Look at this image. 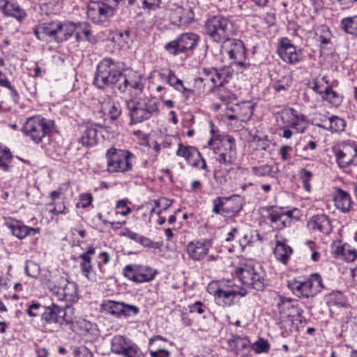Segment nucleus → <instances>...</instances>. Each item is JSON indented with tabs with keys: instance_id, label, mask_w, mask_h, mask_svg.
Returning <instances> with one entry per match:
<instances>
[{
	"instance_id": "nucleus-1",
	"label": "nucleus",
	"mask_w": 357,
	"mask_h": 357,
	"mask_svg": "<svg viewBox=\"0 0 357 357\" xmlns=\"http://www.w3.org/2000/svg\"><path fill=\"white\" fill-rule=\"evenodd\" d=\"M207 291L213 297L215 303L222 307L234 305L237 298L243 297L248 293L245 288L231 280L212 281L207 286Z\"/></svg>"
},
{
	"instance_id": "nucleus-2",
	"label": "nucleus",
	"mask_w": 357,
	"mask_h": 357,
	"mask_svg": "<svg viewBox=\"0 0 357 357\" xmlns=\"http://www.w3.org/2000/svg\"><path fill=\"white\" fill-rule=\"evenodd\" d=\"M46 284L55 299L66 303L67 308L79 298L77 284L59 274H51Z\"/></svg>"
},
{
	"instance_id": "nucleus-3",
	"label": "nucleus",
	"mask_w": 357,
	"mask_h": 357,
	"mask_svg": "<svg viewBox=\"0 0 357 357\" xmlns=\"http://www.w3.org/2000/svg\"><path fill=\"white\" fill-rule=\"evenodd\" d=\"M122 71L123 68L119 62L105 58L97 66L93 83L100 89L112 86L121 81Z\"/></svg>"
},
{
	"instance_id": "nucleus-4",
	"label": "nucleus",
	"mask_w": 357,
	"mask_h": 357,
	"mask_svg": "<svg viewBox=\"0 0 357 357\" xmlns=\"http://www.w3.org/2000/svg\"><path fill=\"white\" fill-rule=\"evenodd\" d=\"M130 123H142L159 114V102L153 98L130 100L126 103Z\"/></svg>"
},
{
	"instance_id": "nucleus-5",
	"label": "nucleus",
	"mask_w": 357,
	"mask_h": 357,
	"mask_svg": "<svg viewBox=\"0 0 357 357\" xmlns=\"http://www.w3.org/2000/svg\"><path fill=\"white\" fill-rule=\"evenodd\" d=\"M235 275L243 285L257 291H262L267 285L265 271L261 266L250 261L241 264L236 268Z\"/></svg>"
},
{
	"instance_id": "nucleus-6",
	"label": "nucleus",
	"mask_w": 357,
	"mask_h": 357,
	"mask_svg": "<svg viewBox=\"0 0 357 357\" xmlns=\"http://www.w3.org/2000/svg\"><path fill=\"white\" fill-rule=\"evenodd\" d=\"M208 146L213 150L216 160L225 167L227 173L229 172L237 158L234 139L230 136H226L220 140L211 139Z\"/></svg>"
},
{
	"instance_id": "nucleus-7",
	"label": "nucleus",
	"mask_w": 357,
	"mask_h": 357,
	"mask_svg": "<svg viewBox=\"0 0 357 357\" xmlns=\"http://www.w3.org/2000/svg\"><path fill=\"white\" fill-rule=\"evenodd\" d=\"M232 77V72L228 67L222 68H204L199 73V76L195 79V84L202 86L209 91L220 89Z\"/></svg>"
},
{
	"instance_id": "nucleus-8",
	"label": "nucleus",
	"mask_w": 357,
	"mask_h": 357,
	"mask_svg": "<svg viewBox=\"0 0 357 357\" xmlns=\"http://www.w3.org/2000/svg\"><path fill=\"white\" fill-rule=\"evenodd\" d=\"M204 27L206 34L211 40L218 43L226 42L234 34L232 22L221 15L213 16L208 19Z\"/></svg>"
},
{
	"instance_id": "nucleus-9",
	"label": "nucleus",
	"mask_w": 357,
	"mask_h": 357,
	"mask_svg": "<svg viewBox=\"0 0 357 357\" xmlns=\"http://www.w3.org/2000/svg\"><path fill=\"white\" fill-rule=\"evenodd\" d=\"M53 127L52 121L41 116H34L26 119L22 132L34 143L38 144L52 132Z\"/></svg>"
},
{
	"instance_id": "nucleus-10",
	"label": "nucleus",
	"mask_w": 357,
	"mask_h": 357,
	"mask_svg": "<svg viewBox=\"0 0 357 357\" xmlns=\"http://www.w3.org/2000/svg\"><path fill=\"white\" fill-rule=\"evenodd\" d=\"M105 158L109 173H124L132 168L134 155L128 150L111 147L106 151Z\"/></svg>"
},
{
	"instance_id": "nucleus-11",
	"label": "nucleus",
	"mask_w": 357,
	"mask_h": 357,
	"mask_svg": "<svg viewBox=\"0 0 357 357\" xmlns=\"http://www.w3.org/2000/svg\"><path fill=\"white\" fill-rule=\"evenodd\" d=\"M288 287L294 295L304 298L314 297L324 288L322 278L319 273H312L303 280L290 281Z\"/></svg>"
},
{
	"instance_id": "nucleus-12",
	"label": "nucleus",
	"mask_w": 357,
	"mask_h": 357,
	"mask_svg": "<svg viewBox=\"0 0 357 357\" xmlns=\"http://www.w3.org/2000/svg\"><path fill=\"white\" fill-rule=\"evenodd\" d=\"M223 43V52L232 61L231 64L236 66V70L242 73L248 69L250 64L247 62L246 50L243 42L230 38Z\"/></svg>"
},
{
	"instance_id": "nucleus-13",
	"label": "nucleus",
	"mask_w": 357,
	"mask_h": 357,
	"mask_svg": "<svg viewBox=\"0 0 357 357\" xmlns=\"http://www.w3.org/2000/svg\"><path fill=\"white\" fill-rule=\"evenodd\" d=\"M331 151L340 168L357 166V142L355 141L342 142L333 146Z\"/></svg>"
},
{
	"instance_id": "nucleus-14",
	"label": "nucleus",
	"mask_w": 357,
	"mask_h": 357,
	"mask_svg": "<svg viewBox=\"0 0 357 357\" xmlns=\"http://www.w3.org/2000/svg\"><path fill=\"white\" fill-rule=\"evenodd\" d=\"M199 40V36L195 33H183L174 40L167 43L164 48L169 54L178 55L194 50Z\"/></svg>"
},
{
	"instance_id": "nucleus-15",
	"label": "nucleus",
	"mask_w": 357,
	"mask_h": 357,
	"mask_svg": "<svg viewBox=\"0 0 357 357\" xmlns=\"http://www.w3.org/2000/svg\"><path fill=\"white\" fill-rule=\"evenodd\" d=\"M225 241L227 243H231V247L229 248L230 252L235 250L242 252L255 241L252 231L242 226L232 227Z\"/></svg>"
},
{
	"instance_id": "nucleus-16",
	"label": "nucleus",
	"mask_w": 357,
	"mask_h": 357,
	"mask_svg": "<svg viewBox=\"0 0 357 357\" xmlns=\"http://www.w3.org/2000/svg\"><path fill=\"white\" fill-rule=\"evenodd\" d=\"M299 217L300 211L298 208L284 210L282 208L271 207L268 211L267 218L273 228L280 230L291 226Z\"/></svg>"
},
{
	"instance_id": "nucleus-17",
	"label": "nucleus",
	"mask_w": 357,
	"mask_h": 357,
	"mask_svg": "<svg viewBox=\"0 0 357 357\" xmlns=\"http://www.w3.org/2000/svg\"><path fill=\"white\" fill-rule=\"evenodd\" d=\"M158 271L146 265L128 264L123 268V275L128 280L136 283H144L152 281Z\"/></svg>"
},
{
	"instance_id": "nucleus-18",
	"label": "nucleus",
	"mask_w": 357,
	"mask_h": 357,
	"mask_svg": "<svg viewBox=\"0 0 357 357\" xmlns=\"http://www.w3.org/2000/svg\"><path fill=\"white\" fill-rule=\"evenodd\" d=\"M280 116L282 123H286L297 133H303L309 126L307 117L291 107L282 109Z\"/></svg>"
},
{
	"instance_id": "nucleus-19",
	"label": "nucleus",
	"mask_w": 357,
	"mask_h": 357,
	"mask_svg": "<svg viewBox=\"0 0 357 357\" xmlns=\"http://www.w3.org/2000/svg\"><path fill=\"white\" fill-rule=\"evenodd\" d=\"M61 21L52 20L40 23L33 29L36 37L41 41H54L59 43Z\"/></svg>"
},
{
	"instance_id": "nucleus-20",
	"label": "nucleus",
	"mask_w": 357,
	"mask_h": 357,
	"mask_svg": "<svg viewBox=\"0 0 357 357\" xmlns=\"http://www.w3.org/2000/svg\"><path fill=\"white\" fill-rule=\"evenodd\" d=\"M277 52L279 57L286 63L296 65L303 60V53L287 38L278 40Z\"/></svg>"
},
{
	"instance_id": "nucleus-21",
	"label": "nucleus",
	"mask_w": 357,
	"mask_h": 357,
	"mask_svg": "<svg viewBox=\"0 0 357 357\" xmlns=\"http://www.w3.org/2000/svg\"><path fill=\"white\" fill-rule=\"evenodd\" d=\"M100 126L96 123H87L78 128L76 142L82 147L89 149L98 144L99 141L98 132Z\"/></svg>"
},
{
	"instance_id": "nucleus-22",
	"label": "nucleus",
	"mask_w": 357,
	"mask_h": 357,
	"mask_svg": "<svg viewBox=\"0 0 357 357\" xmlns=\"http://www.w3.org/2000/svg\"><path fill=\"white\" fill-rule=\"evenodd\" d=\"M176 154L183 158L190 165L209 172L205 159L195 147L179 143Z\"/></svg>"
},
{
	"instance_id": "nucleus-23",
	"label": "nucleus",
	"mask_w": 357,
	"mask_h": 357,
	"mask_svg": "<svg viewBox=\"0 0 357 357\" xmlns=\"http://www.w3.org/2000/svg\"><path fill=\"white\" fill-rule=\"evenodd\" d=\"M211 247L212 242L211 240L202 238L189 242L185 250L190 259L195 261H200L208 255Z\"/></svg>"
},
{
	"instance_id": "nucleus-24",
	"label": "nucleus",
	"mask_w": 357,
	"mask_h": 357,
	"mask_svg": "<svg viewBox=\"0 0 357 357\" xmlns=\"http://www.w3.org/2000/svg\"><path fill=\"white\" fill-rule=\"evenodd\" d=\"M170 18L173 24L185 29L195 22V13L189 6H177L172 10Z\"/></svg>"
},
{
	"instance_id": "nucleus-25",
	"label": "nucleus",
	"mask_w": 357,
	"mask_h": 357,
	"mask_svg": "<svg viewBox=\"0 0 357 357\" xmlns=\"http://www.w3.org/2000/svg\"><path fill=\"white\" fill-rule=\"evenodd\" d=\"M87 17L95 24L107 22L114 15L99 1H90L87 7Z\"/></svg>"
},
{
	"instance_id": "nucleus-26",
	"label": "nucleus",
	"mask_w": 357,
	"mask_h": 357,
	"mask_svg": "<svg viewBox=\"0 0 357 357\" xmlns=\"http://www.w3.org/2000/svg\"><path fill=\"white\" fill-rule=\"evenodd\" d=\"M0 12L7 17L22 22L27 16L25 10L21 7L17 0H0Z\"/></svg>"
},
{
	"instance_id": "nucleus-27",
	"label": "nucleus",
	"mask_w": 357,
	"mask_h": 357,
	"mask_svg": "<svg viewBox=\"0 0 357 357\" xmlns=\"http://www.w3.org/2000/svg\"><path fill=\"white\" fill-rule=\"evenodd\" d=\"M121 80H122V82L118 86L121 92H126L130 89L142 92L143 89L142 75L135 71L128 70L125 74L122 73Z\"/></svg>"
},
{
	"instance_id": "nucleus-28",
	"label": "nucleus",
	"mask_w": 357,
	"mask_h": 357,
	"mask_svg": "<svg viewBox=\"0 0 357 357\" xmlns=\"http://www.w3.org/2000/svg\"><path fill=\"white\" fill-rule=\"evenodd\" d=\"M275 247L274 254L278 261L287 264L293 253L292 248L287 244V240L279 232L275 236Z\"/></svg>"
},
{
	"instance_id": "nucleus-29",
	"label": "nucleus",
	"mask_w": 357,
	"mask_h": 357,
	"mask_svg": "<svg viewBox=\"0 0 357 357\" xmlns=\"http://www.w3.org/2000/svg\"><path fill=\"white\" fill-rule=\"evenodd\" d=\"M42 319L48 324L58 323L61 325L66 324V319H68L64 308L56 304H52L46 307L42 314Z\"/></svg>"
},
{
	"instance_id": "nucleus-30",
	"label": "nucleus",
	"mask_w": 357,
	"mask_h": 357,
	"mask_svg": "<svg viewBox=\"0 0 357 357\" xmlns=\"http://www.w3.org/2000/svg\"><path fill=\"white\" fill-rule=\"evenodd\" d=\"M333 201L335 208L344 213L350 212L354 205L350 195L341 188L336 190L333 196Z\"/></svg>"
},
{
	"instance_id": "nucleus-31",
	"label": "nucleus",
	"mask_w": 357,
	"mask_h": 357,
	"mask_svg": "<svg viewBox=\"0 0 357 357\" xmlns=\"http://www.w3.org/2000/svg\"><path fill=\"white\" fill-rule=\"evenodd\" d=\"M332 253L335 258L341 259L347 262H353L357 258V251L348 244L335 243L332 247Z\"/></svg>"
},
{
	"instance_id": "nucleus-32",
	"label": "nucleus",
	"mask_w": 357,
	"mask_h": 357,
	"mask_svg": "<svg viewBox=\"0 0 357 357\" xmlns=\"http://www.w3.org/2000/svg\"><path fill=\"white\" fill-rule=\"evenodd\" d=\"M307 227L312 231L328 234L332 231L331 222L328 218L324 214L313 216L308 222Z\"/></svg>"
},
{
	"instance_id": "nucleus-33",
	"label": "nucleus",
	"mask_w": 357,
	"mask_h": 357,
	"mask_svg": "<svg viewBox=\"0 0 357 357\" xmlns=\"http://www.w3.org/2000/svg\"><path fill=\"white\" fill-rule=\"evenodd\" d=\"M159 75L161 78L165 79L171 86L182 94L188 96L193 93L192 90L184 86L183 81L178 79L172 70H168L167 72H160Z\"/></svg>"
},
{
	"instance_id": "nucleus-34",
	"label": "nucleus",
	"mask_w": 357,
	"mask_h": 357,
	"mask_svg": "<svg viewBox=\"0 0 357 357\" xmlns=\"http://www.w3.org/2000/svg\"><path fill=\"white\" fill-rule=\"evenodd\" d=\"M100 112L105 119H116L121 113V109L118 102H115L111 98H107L100 102Z\"/></svg>"
},
{
	"instance_id": "nucleus-35",
	"label": "nucleus",
	"mask_w": 357,
	"mask_h": 357,
	"mask_svg": "<svg viewBox=\"0 0 357 357\" xmlns=\"http://www.w3.org/2000/svg\"><path fill=\"white\" fill-rule=\"evenodd\" d=\"M254 110V105L248 101L242 102L231 106V111L236 113L237 120L241 122L250 121Z\"/></svg>"
},
{
	"instance_id": "nucleus-36",
	"label": "nucleus",
	"mask_w": 357,
	"mask_h": 357,
	"mask_svg": "<svg viewBox=\"0 0 357 357\" xmlns=\"http://www.w3.org/2000/svg\"><path fill=\"white\" fill-rule=\"evenodd\" d=\"M250 342L247 337L234 335L227 340L228 349L236 356L249 349Z\"/></svg>"
},
{
	"instance_id": "nucleus-37",
	"label": "nucleus",
	"mask_w": 357,
	"mask_h": 357,
	"mask_svg": "<svg viewBox=\"0 0 357 357\" xmlns=\"http://www.w3.org/2000/svg\"><path fill=\"white\" fill-rule=\"evenodd\" d=\"M321 121L322 123L317 124V126L333 132L343 131L346 126L344 120L337 116H331L328 119L325 118Z\"/></svg>"
},
{
	"instance_id": "nucleus-38",
	"label": "nucleus",
	"mask_w": 357,
	"mask_h": 357,
	"mask_svg": "<svg viewBox=\"0 0 357 357\" xmlns=\"http://www.w3.org/2000/svg\"><path fill=\"white\" fill-rule=\"evenodd\" d=\"M96 248L93 246H89L86 251L79 256V266L82 274L87 278L93 271L91 256L95 253Z\"/></svg>"
},
{
	"instance_id": "nucleus-39",
	"label": "nucleus",
	"mask_w": 357,
	"mask_h": 357,
	"mask_svg": "<svg viewBox=\"0 0 357 357\" xmlns=\"http://www.w3.org/2000/svg\"><path fill=\"white\" fill-rule=\"evenodd\" d=\"M66 325H69L72 331L79 335H85L93 328V324L91 321L81 318L75 321L70 319H66Z\"/></svg>"
},
{
	"instance_id": "nucleus-40",
	"label": "nucleus",
	"mask_w": 357,
	"mask_h": 357,
	"mask_svg": "<svg viewBox=\"0 0 357 357\" xmlns=\"http://www.w3.org/2000/svg\"><path fill=\"white\" fill-rule=\"evenodd\" d=\"M132 342L123 335H115L111 340V351L115 354L122 356Z\"/></svg>"
},
{
	"instance_id": "nucleus-41",
	"label": "nucleus",
	"mask_w": 357,
	"mask_h": 357,
	"mask_svg": "<svg viewBox=\"0 0 357 357\" xmlns=\"http://www.w3.org/2000/svg\"><path fill=\"white\" fill-rule=\"evenodd\" d=\"M242 208L243 204L239 196L226 197L225 217L236 216L242 210Z\"/></svg>"
},
{
	"instance_id": "nucleus-42",
	"label": "nucleus",
	"mask_w": 357,
	"mask_h": 357,
	"mask_svg": "<svg viewBox=\"0 0 357 357\" xmlns=\"http://www.w3.org/2000/svg\"><path fill=\"white\" fill-rule=\"evenodd\" d=\"M10 228L13 235L20 239H22L28 235H34L40 232L39 228L30 227L20 222L12 224Z\"/></svg>"
},
{
	"instance_id": "nucleus-43",
	"label": "nucleus",
	"mask_w": 357,
	"mask_h": 357,
	"mask_svg": "<svg viewBox=\"0 0 357 357\" xmlns=\"http://www.w3.org/2000/svg\"><path fill=\"white\" fill-rule=\"evenodd\" d=\"M324 299L328 306L344 307L346 304V299L341 291L335 290L325 295Z\"/></svg>"
},
{
	"instance_id": "nucleus-44",
	"label": "nucleus",
	"mask_w": 357,
	"mask_h": 357,
	"mask_svg": "<svg viewBox=\"0 0 357 357\" xmlns=\"http://www.w3.org/2000/svg\"><path fill=\"white\" fill-rule=\"evenodd\" d=\"M101 307L105 313L120 317L122 316L123 303L108 300L101 305Z\"/></svg>"
},
{
	"instance_id": "nucleus-45",
	"label": "nucleus",
	"mask_w": 357,
	"mask_h": 357,
	"mask_svg": "<svg viewBox=\"0 0 357 357\" xmlns=\"http://www.w3.org/2000/svg\"><path fill=\"white\" fill-rule=\"evenodd\" d=\"M310 88L321 96L331 85L326 76H322L313 79L309 82Z\"/></svg>"
},
{
	"instance_id": "nucleus-46",
	"label": "nucleus",
	"mask_w": 357,
	"mask_h": 357,
	"mask_svg": "<svg viewBox=\"0 0 357 357\" xmlns=\"http://www.w3.org/2000/svg\"><path fill=\"white\" fill-rule=\"evenodd\" d=\"M78 29V24L72 22H61L59 43L69 39Z\"/></svg>"
},
{
	"instance_id": "nucleus-47",
	"label": "nucleus",
	"mask_w": 357,
	"mask_h": 357,
	"mask_svg": "<svg viewBox=\"0 0 357 357\" xmlns=\"http://www.w3.org/2000/svg\"><path fill=\"white\" fill-rule=\"evenodd\" d=\"M331 33L328 27L322 25L319 26L316 32V40L319 43L321 48H325L327 45L331 43Z\"/></svg>"
},
{
	"instance_id": "nucleus-48",
	"label": "nucleus",
	"mask_w": 357,
	"mask_h": 357,
	"mask_svg": "<svg viewBox=\"0 0 357 357\" xmlns=\"http://www.w3.org/2000/svg\"><path fill=\"white\" fill-rule=\"evenodd\" d=\"M13 155L9 149L0 145V169L4 172H8L10 169V162Z\"/></svg>"
},
{
	"instance_id": "nucleus-49",
	"label": "nucleus",
	"mask_w": 357,
	"mask_h": 357,
	"mask_svg": "<svg viewBox=\"0 0 357 357\" xmlns=\"http://www.w3.org/2000/svg\"><path fill=\"white\" fill-rule=\"evenodd\" d=\"M324 100H326L334 106L340 105L342 100V96L332 89L331 85L327 89L324 93L321 96Z\"/></svg>"
},
{
	"instance_id": "nucleus-50",
	"label": "nucleus",
	"mask_w": 357,
	"mask_h": 357,
	"mask_svg": "<svg viewBox=\"0 0 357 357\" xmlns=\"http://www.w3.org/2000/svg\"><path fill=\"white\" fill-rule=\"evenodd\" d=\"M341 26L347 33L357 36V15L343 18Z\"/></svg>"
},
{
	"instance_id": "nucleus-51",
	"label": "nucleus",
	"mask_w": 357,
	"mask_h": 357,
	"mask_svg": "<svg viewBox=\"0 0 357 357\" xmlns=\"http://www.w3.org/2000/svg\"><path fill=\"white\" fill-rule=\"evenodd\" d=\"M131 202L128 199H122L118 200L116 203V213L123 216L128 215L131 212L132 209L130 206Z\"/></svg>"
},
{
	"instance_id": "nucleus-52",
	"label": "nucleus",
	"mask_w": 357,
	"mask_h": 357,
	"mask_svg": "<svg viewBox=\"0 0 357 357\" xmlns=\"http://www.w3.org/2000/svg\"><path fill=\"white\" fill-rule=\"evenodd\" d=\"M274 169H276L273 165H264L259 167H253L252 168V174L258 176H273L275 174Z\"/></svg>"
},
{
	"instance_id": "nucleus-53",
	"label": "nucleus",
	"mask_w": 357,
	"mask_h": 357,
	"mask_svg": "<svg viewBox=\"0 0 357 357\" xmlns=\"http://www.w3.org/2000/svg\"><path fill=\"white\" fill-rule=\"evenodd\" d=\"M226 204V197H218L213 200L212 212L216 215H221L225 217V208Z\"/></svg>"
},
{
	"instance_id": "nucleus-54",
	"label": "nucleus",
	"mask_w": 357,
	"mask_h": 357,
	"mask_svg": "<svg viewBox=\"0 0 357 357\" xmlns=\"http://www.w3.org/2000/svg\"><path fill=\"white\" fill-rule=\"evenodd\" d=\"M129 2L144 9L155 10L159 7L161 0H129Z\"/></svg>"
},
{
	"instance_id": "nucleus-55",
	"label": "nucleus",
	"mask_w": 357,
	"mask_h": 357,
	"mask_svg": "<svg viewBox=\"0 0 357 357\" xmlns=\"http://www.w3.org/2000/svg\"><path fill=\"white\" fill-rule=\"evenodd\" d=\"M300 179L303 183V188L307 192H311V184L310 181H312L313 174L311 172L307 170L306 169H301L299 172Z\"/></svg>"
},
{
	"instance_id": "nucleus-56",
	"label": "nucleus",
	"mask_w": 357,
	"mask_h": 357,
	"mask_svg": "<svg viewBox=\"0 0 357 357\" xmlns=\"http://www.w3.org/2000/svg\"><path fill=\"white\" fill-rule=\"evenodd\" d=\"M139 244L144 248L151 250H160L162 246V243L160 241H153L151 238L142 235Z\"/></svg>"
},
{
	"instance_id": "nucleus-57",
	"label": "nucleus",
	"mask_w": 357,
	"mask_h": 357,
	"mask_svg": "<svg viewBox=\"0 0 357 357\" xmlns=\"http://www.w3.org/2000/svg\"><path fill=\"white\" fill-rule=\"evenodd\" d=\"M114 38L116 40V41L119 42V45H120L121 47L129 46L132 42L130 32L128 30H125L118 33Z\"/></svg>"
},
{
	"instance_id": "nucleus-58",
	"label": "nucleus",
	"mask_w": 357,
	"mask_h": 357,
	"mask_svg": "<svg viewBox=\"0 0 357 357\" xmlns=\"http://www.w3.org/2000/svg\"><path fill=\"white\" fill-rule=\"evenodd\" d=\"M162 200H154L153 204L154 206H152L151 203L146 204L145 206H143L142 207L138 208V211H142L144 209H146V212L150 213L151 215H152L153 213H156L157 215H160L162 212V209H158L160 207V203ZM167 207H165L163 210H165Z\"/></svg>"
},
{
	"instance_id": "nucleus-59",
	"label": "nucleus",
	"mask_w": 357,
	"mask_h": 357,
	"mask_svg": "<svg viewBox=\"0 0 357 357\" xmlns=\"http://www.w3.org/2000/svg\"><path fill=\"white\" fill-rule=\"evenodd\" d=\"M47 206H52L51 209H50V213L55 215L58 214H67L69 212V210L65 205V203L63 202H50L47 204Z\"/></svg>"
},
{
	"instance_id": "nucleus-60",
	"label": "nucleus",
	"mask_w": 357,
	"mask_h": 357,
	"mask_svg": "<svg viewBox=\"0 0 357 357\" xmlns=\"http://www.w3.org/2000/svg\"><path fill=\"white\" fill-rule=\"evenodd\" d=\"M24 270L27 275L36 278L39 275L40 266L33 261H28L26 262Z\"/></svg>"
},
{
	"instance_id": "nucleus-61",
	"label": "nucleus",
	"mask_w": 357,
	"mask_h": 357,
	"mask_svg": "<svg viewBox=\"0 0 357 357\" xmlns=\"http://www.w3.org/2000/svg\"><path fill=\"white\" fill-rule=\"evenodd\" d=\"M93 199V198L91 193H82L79 197V201L76 204V207L86 208L91 204Z\"/></svg>"
},
{
	"instance_id": "nucleus-62",
	"label": "nucleus",
	"mask_w": 357,
	"mask_h": 357,
	"mask_svg": "<svg viewBox=\"0 0 357 357\" xmlns=\"http://www.w3.org/2000/svg\"><path fill=\"white\" fill-rule=\"evenodd\" d=\"M123 357H144V355L139 347L134 342L127 349L122 355Z\"/></svg>"
},
{
	"instance_id": "nucleus-63",
	"label": "nucleus",
	"mask_w": 357,
	"mask_h": 357,
	"mask_svg": "<svg viewBox=\"0 0 357 357\" xmlns=\"http://www.w3.org/2000/svg\"><path fill=\"white\" fill-rule=\"evenodd\" d=\"M252 349L257 354L268 352L269 344L266 340L260 338L253 344Z\"/></svg>"
},
{
	"instance_id": "nucleus-64",
	"label": "nucleus",
	"mask_w": 357,
	"mask_h": 357,
	"mask_svg": "<svg viewBox=\"0 0 357 357\" xmlns=\"http://www.w3.org/2000/svg\"><path fill=\"white\" fill-rule=\"evenodd\" d=\"M291 84V79L289 76L283 77L282 81H278L273 85V89L277 92L286 91Z\"/></svg>"
}]
</instances>
